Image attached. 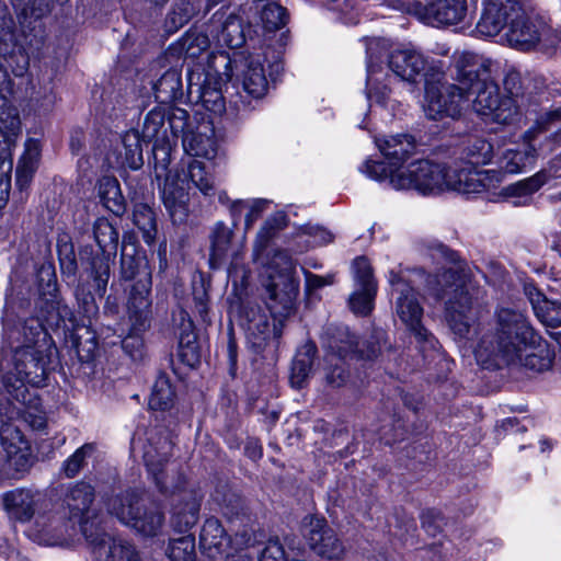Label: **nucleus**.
Returning <instances> with one entry per match:
<instances>
[{"mask_svg": "<svg viewBox=\"0 0 561 561\" xmlns=\"http://www.w3.org/2000/svg\"><path fill=\"white\" fill-rule=\"evenodd\" d=\"M426 293L435 300L445 301V317L451 331L467 337L478 314L482 289L460 266L444 268L428 275Z\"/></svg>", "mask_w": 561, "mask_h": 561, "instance_id": "5", "label": "nucleus"}, {"mask_svg": "<svg viewBox=\"0 0 561 561\" xmlns=\"http://www.w3.org/2000/svg\"><path fill=\"white\" fill-rule=\"evenodd\" d=\"M210 31L220 45L229 48L241 47L245 41L241 19L226 11H218L213 15Z\"/></svg>", "mask_w": 561, "mask_h": 561, "instance_id": "38", "label": "nucleus"}, {"mask_svg": "<svg viewBox=\"0 0 561 561\" xmlns=\"http://www.w3.org/2000/svg\"><path fill=\"white\" fill-rule=\"evenodd\" d=\"M220 75L216 66H209L207 71L201 65L188 70L186 78L188 96L196 102H201L209 111H222L224 98L220 90Z\"/></svg>", "mask_w": 561, "mask_h": 561, "instance_id": "17", "label": "nucleus"}, {"mask_svg": "<svg viewBox=\"0 0 561 561\" xmlns=\"http://www.w3.org/2000/svg\"><path fill=\"white\" fill-rule=\"evenodd\" d=\"M210 42L208 36L198 31H187L178 42L172 44L167 54L171 57H183L184 59H199L205 56L208 60V67L215 66L218 61L226 69L224 75L230 77L227 71L231 65V58L224 54H209Z\"/></svg>", "mask_w": 561, "mask_h": 561, "instance_id": "21", "label": "nucleus"}, {"mask_svg": "<svg viewBox=\"0 0 561 561\" xmlns=\"http://www.w3.org/2000/svg\"><path fill=\"white\" fill-rule=\"evenodd\" d=\"M180 136H182V146L187 154L205 159L216 157L218 146L214 129L209 124H201L194 131L188 122L184 133H181Z\"/></svg>", "mask_w": 561, "mask_h": 561, "instance_id": "37", "label": "nucleus"}, {"mask_svg": "<svg viewBox=\"0 0 561 561\" xmlns=\"http://www.w3.org/2000/svg\"><path fill=\"white\" fill-rule=\"evenodd\" d=\"M306 538L311 550L327 559H339L344 553V546L324 519L310 516Z\"/></svg>", "mask_w": 561, "mask_h": 561, "instance_id": "29", "label": "nucleus"}, {"mask_svg": "<svg viewBox=\"0 0 561 561\" xmlns=\"http://www.w3.org/2000/svg\"><path fill=\"white\" fill-rule=\"evenodd\" d=\"M202 497L193 490L176 494L171 507V525L174 530L184 533L194 527L199 518Z\"/></svg>", "mask_w": 561, "mask_h": 561, "instance_id": "35", "label": "nucleus"}, {"mask_svg": "<svg viewBox=\"0 0 561 561\" xmlns=\"http://www.w3.org/2000/svg\"><path fill=\"white\" fill-rule=\"evenodd\" d=\"M0 133L4 137V145L0 142V209L3 208L9 198L11 172L13 168L11 145L14 144L16 135H10L4 124L0 123Z\"/></svg>", "mask_w": 561, "mask_h": 561, "instance_id": "42", "label": "nucleus"}, {"mask_svg": "<svg viewBox=\"0 0 561 561\" xmlns=\"http://www.w3.org/2000/svg\"><path fill=\"white\" fill-rule=\"evenodd\" d=\"M524 12L525 9L520 0H485L477 31L483 36H496L520 18Z\"/></svg>", "mask_w": 561, "mask_h": 561, "instance_id": "20", "label": "nucleus"}, {"mask_svg": "<svg viewBox=\"0 0 561 561\" xmlns=\"http://www.w3.org/2000/svg\"><path fill=\"white\" fill-rule=\"evenodd\" d=\"M389 284L393 299L394 312L401 322L415 335L419 341L432 343L434 337L423 327V307L410 280L402 272L391 271Z\"/></svg>", "mask_w": 561, "mask_h": 561, "instance_id": "11", "label": "nucleus"}, {"mask_svg": "<svg viewBox=\"0 0 561 561\" xmlns=\"http://www.w3.org/2000/svg\"><path fill=\"white\" fill-rule=\"evenodd\" d=\"M93 236L99 249L93 251L91 248H83L80 262L83 271L93 280L96 294L102 297L106 293L111 276L118 232L106 218L101 217L93 224Z\"/></svg>", "mask_w": 561, "mask_h": 561, "instance_id": "10", "label": "nucleus"}, {"mask_svg": "<svg viewBox=\"0 0 561 561\" xmlns=\"http://www.w3.org/2000/svg\"><path fill=\"white\" fill-rule=\"evenodd\" d=\"M502 181V171L496 170H450L448 191L476 194L495 187Z\"/></svg>", "mask_w": 561, "mask_h": 561, "instance_id": "30", "label": "nucleus"}, {"mask_svg": "<svg viewBox=\"0 0 561 561\" xmlns=\"http://www.w3.org/2000/svg\"><path fill=\"white\" fill-rule=\"evenodd\" d=\"M388 347L386 333L382 330H376L371 340L359 347V342L347 328H336L333 332L327 333L325 348L328 350V362L333 360V356L341 362L343 358L358 354L366 359L376 358L383 348Z\"/></svg>", "mask_w": 561, "mask_h": 561, "instance_id": "15", "label": "nucleus"}, {"mask_svg": "<svg viewBox=\"0 0 561 561\" xmlns=\"http://www.w3.org/2000/svg\"><path fill=\"white\" fill-rule=\"evenodd\" d=\"M360 171L368 178L385 182L394 190H413L422 195H436L448 191L450 169L444 163L421 159L405 168L387 172L382 162L365 161Z\"/></svg>", "mask_w": 561, "mask_h": 561, "instance_id": "6", "label": "nucleus"}, {"mask_svg": "<svg viewBox=\"0 0 561 561\" xmlns=\"http://www.w3.org/2000/svg\"><path fill=\"white\" fill-rule=\"evenodd\" d=\"M175 392L167 375L160 374L152 387L149 397V408L151 410L164 411L173 405Z\"/></svg>", "mask_w": 561, "mask_h": 561, "instance_id": "50", "label": "nucleus"}, {"mask_svg": "<svg viewBox=\"0 0 561 561\" xmlns=\"http://www.w3.org/2000/svg\"><path fill=\"white\" fill-rule=\"evenodd\" d=\"M94 451V445L84 444L66 459L62 470L68 478L75 477L82 468L85 458Z\"/></svg>", "mask_w": 561, "mask_h": 561, "instance_id": "58", "label": "nucleus"}, {"mask_svg": "<svg viewBox=\"0 0 561 561\" xmlns=\"http://www.w3.org/2000/svg\"><path fill=\"white\" fill-rule=\"evenodd\" d=\"M147 141L137 129H130L122 136L123 163L131 170H138L144 165L142 145Z\"/></svg>", "mask_w": 561, "mask_h": 561, "instance_id": "47", "label": "nucleus"}, {"mask_svg": "<svg viewBox=\"0 0 561 561\" xmlns=\"http://www.w3.org/2000/svg\"><path fill=\"white\" fill-rule=\"evenodd\" d=\"M0 56L4 58L7 67L11 68L14 76H23L27 70L28 58L18 47L14 22L5 14L0 15ZM11 94L12 81L5 66L0 65V123H3L9 134L14 136L21 131V121L16 108L11 105Z\"/></svg>", "mask_w": 561, "mask_h": 561, "instance_id": "7", "label": "nucleus"}, {"mask_svg": "<svg viewBox=\"0 0 561 561\" xmlns=\"http://www.w3.org/2000/svg\"><path fill=\"white\" fill-rule=\"evenodd\" d=\"M187 111L180 107L156 106L147 113L141 136L147 142H153L154 179L159 182L164 207H168L176 220L185 216L186 193L170 180L169 167L171 153L181 133L188 125Z\"/></svg>", "mask_w": 561, "mask_h": 561, "instance_id": "3", "label": "nucleus"}, {"mask_svg": "<svg viewBox=\"0 0 561 561\" xmlns=\"http://www.w3.org/2000/svg\"><path fill=\"white\" fill-rule=\"evenodd\" d=\"M98 196L103 206L115 215L125 210V201L118 181L113 176H103L98 182Z\"/></svg>", "mask_w": 561, "mask_h": 561, "instance_id": "46", "label": "nucleus"}, {"mask_svg": "<svg viewBox=\"0 0 561 561\" xmlns=\"http://www.w3.org/2000/svg\"><path fill=\"white\" fill-rule=\"evenodd\" d=\"M73 343L78 355L83 360H90L94 356V353L96 352L98 348V343L93 335H91L83 342L81 336L76 334Z\"/></svg>", "mask_w": 561, "mask_h": 561, "instance_id": "64", "label": "nucleus"}, {"mask_svg": "<svg viewBox=\"0 0 561 561\" xmlns=\"http://www.w3.org/2000/svg\"><path fill=\"white\" fill-rule=\"evenodd\" d=\"M156 100L161 104L174 102L183 96L181 70H167L152 85Z\"/></svg>", "mask_w": 561, "mask_h": 561, "instance_id": "44", "label": "nucleus"}, {"mask_svg": "<svg viewBox=\"0 0 561 561\" xmlns=\"http://www.w3.org/2000/svg\"><path fill=\"white\" fill-rule=\"evenodd\" d=\"M30 442L9 422L0 428V481L21 479L32 467Z\"/></svg>", "mask_w": 561, "mask_h": 561, "instance_id": "12", "label": "nucleus"}, {"mask_svg": "<svg viewBox=\"0 0 561 561\" xmlns=\"http://www.w3.org/2000/svg\"><path fill=\"white\" fill-rule=\"evenodd\" d=\"M150 276L146 272L144 278L138 279L131 287L127 310L131 330L135 333H144L149 329L152 312L150 293Z\"/></svg>", "mask_w": 561, "mask_h": 561, "instance_id": "28", "label": "nucleus"}, {"mask_svg": "<svg viewBox=\"0 0 561 561\" xmlns=\"http://www.w3.org/2000/svg\"><path fill=\"white\" fill-rule=\"evenodd\" d=\"M134 224L142 233L147 244H151L157 236V222L153 210L146 204H137L134 208Z\"/></svg>", "mask_w": 561, "mask_h": 561, "instance_id": "52", "label": "nucleus"}, {"mask_svg": "<svg viewBox=\"0 0 561 561\" xmlns=\"http://www.w3.org/2000/svg\"><path fill=\"white\" fill-rule=\"evenodd\" d=\"M548 180L549 175L547 171L540 170L536 174L514 183L513 190H516V187H522L525 190L524 192H526V194L530 196L531 194L537 192L542 185H545L548 182Z\"/></svg>", "mask_w": 561, "mask_h": 561, "instance_id": "62", "label": "nucleus"}, {"mask_svg": "<svg viewBox=\"0 0 561 561\" xmlns=\"http://www.w3.org/2000/svg\"><path fill=\"white\" fill-rule=\"evenodd\" d=\"M160 445L157 447L149 443L144 450V461L159 491L163 494L174 493L182 485L183 478H175V466L168 463L171 442L163 439Z\"/></svg>", "mask_w": 561, "mask_h": 561, "instance_id": "19", "label": "nucleus"}, {"mask_svg": "<svg viewBox=\"0 0 561 561\" xmlns=\"http://www.w3.org/2000/svg\"><path fill=\"white\" fill-rule=\"evenodd\" d=\"M75 296L79 308L83 312V314L88 318L94 317L98 311V305L95 302L93 294L88 289L84 283H79L76 290Z\"/></svg>", "mask_w": 561, "mask_h": 561, "instance_id": "59", "label": "nucleus"}, {"mask_svg": "<svg viewBox=\"0 0 561 561\" xmlns=\"http://www.w3.org/2000/svg\"><path fill=\"white\" fill-rule=\"evenodd\" d=\"M35 319L42 323L47 333L48 329H59L66 327L67 321L72 322L73 313L71 309L61 301H51L47 304V310L46 313L43 314V319Z\"/></svg>", "mask_w": 561, "mask_h": 561, "instance_id": "51", "label": "nucleus"}, {"mask_svg": "<svg viewBox=\"0 0 561 561\" xmlns=\"http://www.w3.org/2000/svg\"><path fill=\"white\" fill-rule=\"evenodd\" d=\"M287 11L276 2H267L261 10V21L266 31L274 32L286 25Z\"/></svg>", "mask_w": 561, "mask_h": 561, "instance_id": "55", "label": "nucleus"}, {"mask_svg": "<svg viewBox=\"0 0 561 561\" xmlns=\"http://www.w3.org/2000/svg\"><path fill=\"white\" fill-rule=\"evenodd\" d=\"M270 201L263 198L247 199V213L244 220L245 231L250 230L254 222L262 216L267 208Z\"/></svg>", "mask_w": 561, "mask_h": 561, "instance_id": "61", "label": "nucleus"}, {"mask_svg": "<svg viewBox=\"0 0 561 561\" xmlns=\"http://www.w3.org/2000/svg\"><path fill=\"white\" fill-rule=\"evenodd\" d=\"M455 80L463 84L472 101L474 112L486 122L510 124L518 114L513 96L501 95L497 83L491 76V62L472 53H461L455 61Z\"/></svg>", "mask_w": 561, "mask_h": 561, "instance_id": "4", "label": "nucleus"}, {"mask_svg": "<svg viewBox=\"0 0 561 561\" xmlns=\"http://www.w3.org/2000/svg\"><path fill=\"white\" fill-rule=\"evenodd\" d=\"M146 262L142 257L131 254L122 253L121 256V276L125 280H130L136 277L141 268L146 270Z\"/></svg>", "mask_w": 561, "mask_h": 561, "instance_id": "60", "label": "nucleus"}, {"mask_svg": "<svg viewBox=\"0 0 561 561\" xmlns=\"http://www.w3.org/2000/svg\"><path fill=\"white\" fill-rule=\"evenodd\" d=\"M463 159L471 165H484L494 157L493 145L483 138L469 139L462 149Z\"/></svg>", "mask_w": 561, "mask_h": 561, "instance_id": "49", "label": "nucleus"}, {"mask_svg": "<svg viewBox=\"0 0 561 561\" xmlns=\"http://www.w3.org/2000/svg\"><path fill=\"white\" fill-rule=\"evenodd\" d=\"M533 309L537 318L549 327L561 325V304L548 300L535 287L526 288Z\"/></svg>", "mask_w": 561, "mask_h": 561, "instance_id": "45", "label": "nucleus"}, {"mask_svg": "<svg viewBox=\"0 0 561 561\" xmlns=\"http://www.w3.org/2000/svg\"><path fill=\"white\" fill-rule=\"evenodd\" d=\"M237 67L241 68L242 85L244 91L260 99L267 91V79L265 77L263 61L260 55H234L233 60Z\"/></svg>", "mask_w": 561, "mask_h": 561, "instance_id": "36", "label": "nucleus"}, {"mask_svg": "<svg viewBox=\"0 0 561 561\" xmlns=\"http://www.w3.org/2000/svg\"><path fill=\"white\" fill-rule=\"evenodd\" d=\"M442 62L440 60H428L420 50L413 46H403L392 50L388 56L389 69L401 80L414 83L423 75L426 79L433 73L431 65Z\"/></svg>", "mask_w": 561, "mask_h": 561, "instance_id": "23", "label": "nucleus"}, {"mask_svg": "<svg viewBox=\"0 0 561 561\" xmlns=\"http://www.w3.org/2000/svg\"><path fill=\"white\" fill-rule=\"evenodd\" d=\"M15 11L24 19L38 20L51 10V0H11Z\"/></svg>", "mask_w": 561, "mask_h": 561, "instance_id": "57", "label": "nucleus"}, {"mask_svg": "<svg viewBox=\"0 0 561 561\" xmlns=\"http://www.w3.org/2000/svg\"><path fill=\"white\" fill-rule=\"evenodd\" d=\"M96 561H142L139 551L129 541L95 531L89 539Z\"/></svg>", "mask_w": 561, "mask_h": 561, "instance_id": "31", "label": "nucleus"}, {"mask_svg": "<svg viewBox=\"0 0 561 561\" xmlns=\"http://www.w3.org/2000/svg\"><path fill=\"white\" fill-rule=\"evenodd\" d=\"M20 407H15L18 414H20L33 428L43 430L46 425V419L42 410L38 409L39 400L31 393L26 402L16 401Z\"/></svg>", "mask_w": 561, "mask_h": 561, "instance_id": "56", "label": "nucleus"}, {"mask_svg": "<svg viewBox=\"0 0 561 561\" xmlns=\"http://www.w3.org/2000/svg\"><path fill=\"white\" fill-rule=\"evenodd\" d=\"M165 556L170 561H196L194 536L171 539L165 549Z\"/></svg>", "mask_w": 561, "mask_h": 561, "instance_id": "53", "label": "nucleus"}, {"mask_svg": "<svg viewBox=\"0 0 561 561\" xmlns=\"http://www.w3.org/2000/svg\"><path fill=\"white\" fill-rule=\"evenodd\" d=\"M355 290L350 296L348 305L356 314L366 316L374 308L377 284L373 276L369 261L359 256L353 262Z\"/></svg>", "mask_w": 561, "mask_h": 561, "instance_id": "24", "label": "nucleus"}, {"mask_svg": "<svg viewBox=\"0 0 561 561\" xmlns=\"http://www.w3.org/2000/svg\"><path fill=\"white\" fill-rule=\"evenodd\" d=\"M41 156V141L35 138H27L24 142V150L18 161L15 171V183L21 191L30 186L38 169Z\"/></svg>", "mask_w": 561, "mask_h": 561, "instance_id": "39", "label": "nucleus"}, {"mask_svg": "<svg viewBox=\"0 0 561 561\" xmlns=\"http://www.w3.org/2000/svg\"><path fill=\"white\" fill-rule=\"evenodd\" d=\"M316 354L317 346L312 342H307L298 348L291 364L289 378L294 388L300 389L307 382Z\"/></svg>", "mask_w": 561, "mask_h": 561, "instance_id": "43", "label": "nucleus"}, {"mask_svg": "<svg viewBox=\"0 0 561 561\" xmlns=\"http://www.w3.org/2000/svg\"><path fill=\"white\" fill-rule=\"evenodd\" d=\"M14 343L0 350V373L8 394L15 401L26 402L31 392L26 385H45L53 358L57 353L51 337L36 319L10 332Z\"/></svg>", "mask_w": 561, "mask_h": 561, "instance_id": "1", "label": "nucleus"}, {"mask_svg": "<svg viewBox=\"0 0 561 561\" xmlns=\"http://www.w3.org/2000/svg\"><path fill=\"white\" fill-rule=\"evenodd\" d=\"M173 321L179 322V356L190 366H194L198 359V354L193 321L182 308L174 312Z\"/></svg>", "mask_w": 561, "mask_h": 561, "instance_id": "41", "label": "nucleus"}, {"mask_svg": "<svg viewBox=\"0 0 561 561\" xmlns=\"http://www.w3.org/2000/svg\"><path fill=\"white\" fill-rule=\"evenodd\" d=\"M107 512L122 524L131 527L145 537L158 536L165 524V515L154 502L145 504L144 492L128 489L106 502Z\"/></svg>", "mask_w": 561, "mask_h": 561, "instance_id": "8", "label": "nucleus"}, {"mask_svg": "<svg viewBox=\"0 0 561 561\" xmlns=\"http://www.w3.org/2000/svg\"><path fill=\"white\" fill-rule=\"evenodd\" d=\"M232 230L224 222L219 221L215 225L211 233V254L210 263L214 267L220 266L228 255Z\"/></svg>", "mask_w": 561, "mask_h": 561, "instance_id": "48", "label": "nucleus"}, {"mask_svg": "<svg viewBox=\"0 0 561 561\" xmlns=\"http://www.w3.org/2000/svg\"><path fill=\"white\" fill-rule=\"evenodd\" d=\"M414 13L427 23L457 24L467 12L466 0H414Z\"/></svg>", "mask_w": 561, "mask_h": 561, "instance_id": "26", "label": "nucleus"}, {"mask_svg": "<svg viewBox=\"0 0 561 561\" xmlns=\"http://www.w3.org/2000/svg\"><path fill=\"white\" fill-rule=\"evenodd\" d=\"M2 507L8 518L15 523H27L38 513L51 506L46 495L28 488H16L1 495Z\"/></svg>", "mask_w": 561, "mask_h": 561, "instance_id": "18", "label": "nucleus"}, {"mask_svg": "<svg viewBox=\"0 0 561 561\" xmlns=\"http://www.w3.org/2000/svg\"><path fill=\"white\" fill-rule=\"evenodd\" d=\"M240 325L245 331L249 343L259 350L272 335L279 336L275 325L272 327L267 313L259 305H248L242 309Z\"/></svg>", "mask_w": 561, "mask_h": 561, "instance_id": "33", "label": "nucleus"}, {"mask_svg": "<svg viewBox=\"0 0 561 561\" xmlns=\"http://www.w3.org/2000/svg\"><path fill=\"white\" fill-rule=\"evenodd\" d=\"M536 335L525 314L508 307L496 310L495 332L482 336L474 355L484 368L500 367L502 364L520 365L535 371L550 368L552 358L548 350L535 353Z\"/></svg>", "mask_w": 561, "mask_h": 561, "instance_id": "2", "label": "nucleus"}, {"mask_svg": "<svg viewBox=\"0 0 561 561\" xmlns=\"http://www.w3.org/2000/svg\"><path fill=\"white\" fill-rule=\"evenodd\" d=\"M265 272L267 280L264 286L268 293V310L275 319H285L295 311L298 280L294 277L291 266L287 261L280 270L270 265Z\"/></svg>", "mask_w": 561, "mask_h": 561, "instance_id": "14", "label": "nucleus"}, {"mask_svg": "<svg viewBox=\"0 0 561 561\" xmlns=\"http://www.w3.org/2000/svg\"><path fill=\"white\" fill-rule=\"evenodd\" d=\"M199 547L211 559L222 556L229 549V538L217 518L205 520L199 535Z\"/></svg>", "mask_w": 561, "mask_h": 561, "instance_id": "40", "label": "nucleus"}, {"mask_svg": "<svg viewBox=\"0 0 561 561\" xmlns=\"http://www.w3.org/2000/svg\"><path fill=\"white\" fill-rule=\"evenodd\" d=\"M376 145L387 160V162H385L387 172L397 168H405L404 163L416 151L415 139L413 136L408 134H398L377 138ZM370 161L374 162L373 160ZM381 162L383 163V161Z\"/></svg>", "mask_w": 561, "mask_h": 561, "instance_id": "34", "label": "nucleus"}, {"mask_svg": "<svg viewBox=\"0 0 561 561\" xmlns=\"http://www.w3.org/2000/svg\"><path fill=\"white\" fill-rule=\"evenodd\" d=\"M169 176L170 180L174 181L179 187H183L187 197L185 201V216L181 220H176V218L172 216L170 209L165 207L174 224L184 222L188 216L190 184L196 187L204 196L215 195L216 187L214 176L206 171L205 164L198 160H190L188 163L181 169V171L176 170L174 173H172V171L169 169Z\"/></svg>", "mask_w": 561, "mask_h": 561, "instance_id": "22", "label": "nucleus"}, {"mask_svg": "<svg viewBox=\"0 0 561 561\" xmlns=\"http://www.w3.org/2000/svg\"><path fill=\"white\" fill-rule=\"evenodd\" d=\"M535 133L527 130L518 142L504 150L499 160L501 170L508 174H517L530 169L538 159L535 145Z\"/></svg>", "mask_w": 561, "mask_h": 561, "instance_id": "27", "label": "nucleus"}, {"mask_svg": "<svg viewBox=\"0 0 561 561\" xmlns=\"http://www.w3.org/2000/svg\"><path fill=\"white\" fill-rule=\"evenodd\" d=\"M286 226V216L283 214H276L268 217L263 226L260 228L255 242V253L262 252L268 244L270 240L275 236L276 231Z\"/></svg>", "mask_w": 561, "mask_h": 561, "instance_id": "54", "label": "nucleus"}, {"mask_svg": "<svg viewBox=\"0 0 561 561\" xmlns=\"http://www.w3.org/2000/svg\"><path fill=\"white\" fill-rule=\"evenodd\" d=\"M70 529L72 528L64 516L53 513L49 507L38 513L27 530V536L42 546H61L70 537Z\"/></svg>", "mask_w": 561, "mask_h": 561, "instance_id": "25", "label": "nucleus"}, {"mask_svg": "<svg viewBox=\"0 0 561 561\" xmlns=\"http://www.w3.org/2000/svg\"><path fill=\"white\" fill-rule=\"evenodd\" d=\"M140 334L141 333H135L131 329H130V334L128 336H126L123 342H122V346H123V350L134 359H139L141 358L142 356V348H144V343H142V340L140 339Z\"/></svg>", "mask_w": 561, "mask_h": 561, "instance_id": "63", "label": "nucleus"}, {"mask_svg": "<svg viewBox=\"0 0 561 561\" xmlns=\"http://www.w3.org/2000/svg\"><path fill=\"white\" fill-rule=\"evenodd\" d=\"M386 51V41L373 38L367 42V96L370 103L388 106L389 89L386 85L379 87V79L376 77L381 69V57Z\"/></svg>", "mask_w": 561, "mask_h": 561, "instance_id": "32", "label": "nucleus"}, {"mask_svg": "<svg viewBox=\"0 0 561 561\" xmlns=\"http://www.w3.org/2000/svg\"><path fill=\"white\" fill-rule=\"evenodd\" d=\"M95 492L91 484L83 481L77 482L68 488L61 505L66 512L64 518L67 516V523L71 528L79 524L88 540L95 535V531L92 530L93 519L96 518V512L92 507Z\"/></svg>", "mask_w": 561, "mask_h": 561, "instance_id": "16", "label": "nucleus"}, {"mask_svg": "<svg viewBox=\"0 0 561 561\" xmlns=\"http://www.w3.org/2000/svg\"><path fill=\"white\" fill-rule=\"evenodd\" d=\"M502 38L510 47L520 51L549 49L560 41L550 26L542 20L528 15L526 11L503 32Z\"/></svg>", "mask_w": 561, "mask_h": 561, "instance_id": "13", "label": "nucleus"}, {"mask_svg": "<svg viewBox=\"0 0 561 561\" xmlns=\"http://www.w3.org/2000/svg\"><path fill=\"white\" fill-rule=\"evenodd\" d=\"M433 73H428L425 83L423 111L427 118L440 121L446 117L456 119L468 106V96L463 84L445 82L444 62L431 65Z\"/></svg>", "mask_w": 561, "mask_h": 561, "instance_id": "9", "label": "nucleus"}]
</instances>
